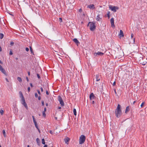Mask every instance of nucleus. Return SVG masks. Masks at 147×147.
I'll use <instances>...</instances> for the list:
<instances>
[{"label":"nucleus","mask_w":147,"mask_h":147,"mask_svg":"<svg viewBox=\"0 0 147 147\" xmlns=\"http://www.w3.org/2000/svg\"><path fill=\"white\" fill-rule=\"evenodd\" d=\"M115 114L116 117L119 118L121 115L122 112L121 109V106L118 104L115 111Z\"/></svg>","instance_id":"obj_1"},{"label":"nucleus","mask_w":147,"mask_h":147,"mask_svg":"<svg viewBox=\"0 0 147 147\" xmlns=\"http://www.w3.org/2000/svg\"><path fill=\"white\" fill-rule=\"evenodd\" d=\"M86 140L85 136L83 135H81L79 138V144H82L84 143Z\"/></svg>","instance_id":"obj_2"},{"label":"nucleus","mask_w":147,"mask_h":147,"mask_svg":"<svg viewBox=\"0 0 147 147\" xmlns=\"http://www.w3.org/2000/svg\"><path fill=\"white\" fill-rule=\"evenodd\" d=\"M109 9L114 12H116L117 10L119 9V7L117 6L110 5L109 6Z\"/></svg>","instance_id":"obj_3"},{"label":"nucleus","mask_w":147,"mask_h":147,"mask_svg":"<svg viewBox=\"0 0 147 147\" xmlns=\"http://www.w3.org/2000/svg\"><path fill=\"white\" fill-rule=\"evenodd\" d=\"M90 24V30L91 31H94L96 28V26H95V24L93 22H90L88 24Z\"/></svg>","instance_id":"obj_4"},{"label":"nucleus","mask_w":147,"mask_h":147,"mask_svg":"<svg viewBox=\"0 0 147 147\" xmlns=\"http://www.w3.org/2000/svg\"><path fill=\"white\" fill-rule=\"evenodd\" d=\"M58 100L59 102L60 103V104L61 106H63L64 105V102L63 101L62 98H61V97L60 96H58Z\"/></svg>","instance_id":"obj_5"},{"label":"nucleus","mask_w":147,"mask_h":147,"mask_svg":"<svg viewBox=\"0 0 147 147\" xmlns=\"http://www.w3.org/2000/svg\"><path fill=\"white\" fill-rule=\"evenodd\" d=\"M104 54V53L98 51L96 53H94V55L95 56H102Z\"/></svg>","instance_id":"obj_6"},{"label":"nucleus","mask_w":147,"mask_h":147,"mask_svg":"<svg viewBox=\"0 0 147 147\" xmlns=\"http://www.w3.org/2000/svg\"><path fill=\"white\" fill-rule=\"evenodd\" d=\"M111 26L112 28L114 27L115 26L114 25V19L113 18H111L110 20Z\"/></svg>","instance_id":"obj_7"},{"label":"nucleus","mask_w":147,"mask_h":147,"mask_svg":"<svg viewBox=\"0 0 147 147\" xmlns=\"http://www.w3.org/2000/svg\"><path fill=\"white\" fill-rule=\"evenodd\" d=\"M89 97L90 100L94 99L96 97L93 93H91Z\"/></svg>","instance_id":"obj_8"},{"label":"nucleus","mask_w":147,"mask_h":147,"mask_svg":"<svg viewBox=\"0 0 147 147\" xmlns=\"http://www.w3.org/2000/svg\"><path fill=\"white\" fill-rule=\"evenodd\" d=\"M87 7L90 9H93L95 8L94 5L93 4H91L88 5Z\"/></svg>","instance_id":"obj_9"},{"label":"nucleus","mask_w":147,"mask_h":147,"mask_svg":"<svg viewBox=\"0 0 147 147\" xmlns=\"http://www.w3.org/2000/svg\"><path fill=\"white\" fill-rule=\"evenodd\" d=\"M96 80L97 81H99L100 80L101 78L100 75H96Z\"/></svg>","instance_id":"obj_10"},{"label":"nucleus","mask_w":147,"mask_h":147,"mask_svg":"<svg viewBox=\"0 0 147 147\" xmlns=\"http://www.w3.org/2000/svg\"><path fill=\"white\" fill-rule=\"evenodd\" d=\"M73 41L77 45L80 44V42L76 38H74L73 39Z\"/></svg>","instance_id":"obj_11"},{"label":"nucleus","mask_w":147,"mask_h":147,"mask_svg":"<svg viewBox=\"0 0 147 147\" xmlns=\"http://www.w3.org/2000/svg\"><path fill=\"white\" fill-rule=\"evenodd\" d=\"M0 70L1 71L2 73H3L6 76L7 75V74L6 73L5 70L3 68L2 69H1Z\"/></svg>","instance_id":"obj_12"},{"label":"nucleus","mask_w":147,"mask_h":147,"mask_svg":"<svg viewBox=\"0 0 147 147\" xmlns=\"http://www.w3.org/2000/svg\"><path fill=\"white\" fill-rule=\"evenodd\" d=\"M65 143L67 144H68L69 141V139L68 138H67L64 140Z\"/></svg>","instance_id":"obj_13"},{"label":"nucleus","mask_w":147,"mask_h":147,"mask_svg":"<svg viewBox=\"0 0 147 147\" xmlns=\"http://www.w3.org/2000/svg\"><path fill=\"white\" fill-rule=\"evenodd\" d=\"M101 19V18H100V17L99 15H98L97 16L96 18V20H97V21H100Z\"/></svg>","instance_id":"obj_14"},{"label":"nucleus","mask_w":147,"mask_h":147,"mask_svg":"<svg viewBox=\"0 0 147 147\" xmlns=\"http://www.w3.org/2000/svg\"><path fill=\"white\" fill-rule=\"evenodd\" d=\"M129 107L128 106L126 107L125 111V113H127L128 112H129Z\"/></svg>","instance_id":"obj_15"},{"label":"nucleus","mask_w":147,"mask_h":147,"mask_svg":"<svg viewBox=\"0 0 147 147\" xmlns=\"http://www.w3.org/2000/svg\"><path fill=\"white\" fill-rule=\"evenodd\" d=\"M119 35H121L122 37H123L124 36L122 30H120Z\"/></svg>","instance_id":"obj_16"},{"label":"nucleus","mask_w":147,"mask_h":147,"mask_svg":"<svg viewBox=\"0 0 147 147\" xmlns=\"http://www.w3.org/2000/svg\"><path fill=\"white\" fill-rule=\"evenodd\" d=\"M22 104L24 105L27 109H28V107L26 102L22 103Z\"/></svg>","instance_id":"obj_17"},{"label":"nucleus","mask_w":147,"mask_h":147,"mask_svg":"<svg viewBox=\"0 0 147 147\" xmlns=\"http://www.w3.org/2000/svg\"><path fill=\"white\" fill-rule=\"evenodd\" d=\"M3 134L4 137L5 138L6 137L7 135L6 134L5 131L4 129L3 130Z\"/></svg>","instance_id":"obj_18"},{"label":"nucleus","mask_w":147,"mask_h":147,"mask_svg":"<svg viewBox=\"0 0 147 147\" xmlns=\"http://www.w3.org/2000/svg\"><path fill=\"white\" fill-rule=\"evenodd\" d=\"M21 101L22 104L25 102L24 97L21 98Z\"/></svg>","instance_id":"obj_19"},{"label":"nucleus","mask_w":147,"mask_h":147,"mask_svg":"<svg viewBox=\"0 0 147 147\" xmlns=\"http://www.w3.org/2000/svg\"><path fill=\"white\" fill-rule=\"evenodd\" d=\"M17 79L20 82H22V80L20 77H18L17 78Z\"/></svg>","instance_id":"obj_20"},{"label":"nucleus","mask_w":147,"mask_h":147,"mask_svg":"<svg viewBox=\"0 0 147 147\" xmlns=\"http://www.w3.org/2000/svg\"><path fill=\"white\" fill-rule=\"evenodd\" d=\"M73 113H74V115H75L76 116V110L75 109H74Z\"/></svg>","instance_id":"obj_21"},{"label":"nucleus","mask_w":147,"mask_h":147,"mask_svg":"<svg viewBox=\"0 0 147 147\" xmlns=\"http://www.w3.org/2000/svg\"><path fill=\"white\" fill-rule=\"evenodd\" d=\"M4 35L2 33H0V38L2 39L3 38Z\"/></svg>","instance_id":"obj_22"},{"label":"nucleus","mask_w":147,"mask_h":147,"mask_svg":"<svg viewBox=\"0 0 147 147\" xmlns=\"http://www.w3.org/2000/svg\"><path fill=\"white\" fill-rule=\"evenodd\" d=\"M19 94H20V97H21V98H22L23 97H24L23 96V94H22V92L21 91H20L19 92Z\"/></svg>","instance_id":"obj_23"},{"label":"nucleus","mask_w":147,"mask_h":147,"mask_svg":"<svg viewBox=\"0 0 147 147\" xmlns=\"http://www.w3.org/2000/svg\"><path fill=\"white\" fill-rule=\"evenodd\" d=\"M32 118H33V122H34V124H35V123H36V120H35V119L34 116H32Z\"/></svg>","instance_id":"obj_24"},{"label":"nucleus","mask_w":147,"mask_h":147,"mask_svg":"<svg viewBox=\"0 0 147 147\" xmlns=\"http://www.w3.org/2000/svg\"><path fill=\"white\" fill-rule=\"evenodd\" d=\"M110 12L109 11H108L107 12V15L109 18H110Z\"/></svg>","instance_id":"obj_25"},{"label":"nucleus","mask_w":147,"mask_h":147,"mask_svg":"<svg viewBox=\"0 0 147 147\" xmlns=\"http://www.w3.org/2000/svg\"><path fill=\"white\" fill-rule=\"evenodd\" d=\"M42 144H45V142L44 139H42Z\"/></svg>","instance_id":"obj_26"},{"label":"nucleus","mask_w":147,"mask_h":147,"mask_svg":"<svg viewBox=\"0 0 147 147\" xmlns=\"http://www.w3.org/2000/svg\"><path fill=\"white\" fill-rule=\"evenodd\" d=\"M13 54V52L12 51V50L11 49H10L9 51V55H11Z\"/></svg>","instance_id":"obj_27"},{"label":"nucleus","mask_w":147,"mask_h":147,"mask_svg":"<svg viewBox=\"0 0 147 147\" xmlns=\"http://www.w3.org/2000/svg\"><path fill=\"white\" fill-rule=\"evenodd\" d=\"M0 113L1 114V115H2L3 114L4 111L3 110H0Z\"/></svg>","instance_id":"obj_28"},{"label":"nucleus","mask_w":147,"mask_h":147,"mask_svg":"<svg viewBox=\"0 0 147 147\" xmlns=\"http://www.w3.org/2000/svg\"><path fill=\"white\" fill-rule=\"evenodd\" d=\"M42 115L44 117L46 116L45 112L43 111L42 112Z\"/></svg>","instance_id":"obj_29"},{"label":"nucleus","mask_w":147,"mask_h":147,"mask_svg":"<svg viewBox=\"0 0 147 147\" xmlns=\"http://www.w3.org/2000/svg\"><path fill=\"white\" fill-rule=\"evenodd\" d=\"M30 51H31V53L32 54L33 53V49H32V48L31 47H30Z\"/></svg>","instance_id":"obj_30"},{"label":"nucleus","mask_w":147,"mask_h":147,"mask_svg":"<svg viewBox=\"0 0 147 147\" xmlns=\"http://www.w3.org/2000/svg\"><path fill=\"white\" fill-rule=\"evenodd\" d=\"M35 96L36 98L38 97V95L37 93H35Z\"/></svg>","instance_id":"obj_31"},{"label":"nucleus","mask_w":147,"mask_h":147,"mask_svg":"<svg viewBox=\"0 0 147 147\" xmlns=\"http://www.w3.org/2000/svg\"><path fill=\"white\" fill-rule=\"evenodd\" d=\"M144 102H143L141 104V107H142L143 106V105H144Z\"/></svg>","instance_id":"obj_32"},{"label":"nucleus","mask_w":147,"mask_h":147,"mask_svg":"<svg viewBox=\"0 0 147 147\" xmlns=\"http://www.w3.org/2000/svg\"><path fill=\"white\" fill-rule=\"evenodd\" d=\"M37 91L38 92V94L39 95H40L41 94V93H40V91L39 90H37Z\"/></svg>","instance_id":"obj_33"},{"label":"nucleus","mask_w":147,"mask_h":147,"mask_svg":"<svg viewBox=\"0 0 147 147\" xmlns=\"http://www.w3.org/2000/svg\"><path fill=\"white\" fill-rule=\"evenodd\" d=\"M14 44V42H10V45L11 46L13 45Z\"/></svg>","instance_id":"obj_34"},{"label":"nucleus","mask_w":147,"mask_h":147,"mask_svg":"<svg viewBox=\"0 0 147 147\" xmlns=\"http://www.w3.org/2000/svg\"><path fill=\"white\" fill-rule=\"evenodd\" d=\"M37 76L38 79H40V76L39 74H37Z\"/></svg>","instance_id":"obj_35"},{"label":"nucleus","mask_w":147,"mask_h":147,"mask_svg":"<svg viewBox=\"0 0 147 147\" xmlns=\"http://www.w3.org/2000/svg\"><path fill=\"white\" fill-rule=\"evenodd\" d=\"M41 103H42V106H44V101H42Z\"/></svg>","instance_id":"obj_36"},{"label":"nucleus","mask_w":147,"mask_h":147,"mask_svg":"<svg viewBox=\"0 0 147 147\" xmlns=\"http://www.w3.org/2000/svg\"><path fill=\"white\" fill-rule=\"evenodd\" d=\"M28 92H29L30 91V87H28Z\"/></svg>","instance_id":"obj_37"},{"label":"nucleus","mask_w":147,"mask_h":147,"mask_svg":"<svg viewBox=\"0 0 147 147\" xmlns=\"http://www.w3.org/2000/svg\"><path fill=\"white\" fill-rule=\"evenodd\" d=\"M36 141L37 142H38L39 141V139L38 138H37L36 139Z\"/></svg>","instance_id":"obj_38"},{"label":"nucleus","mask_w":147,"mask_h":147,"mask_svg":"<svg viewBox=\"0 0 147 147\" xmlns=\"http://www.w3.org/2000/svg\"><path fill=\"white\" fill-rule=\"evenodd\" d=\"M40 90H41V92H43V88L42 87H41L40 88Z\"/></svg>","instance_id":"obj_39"},{"label":"nucleus","mask_w":147,"mask_h":147,"mask_svg":"<svg viewBox=\"0 0 147 147\" xmlns=\"http://www.w3.org/2000/svg\"><path fill=\"white\" fill-rule=\"evenodd\" d=\"M29 49L28 47H26V51H29Z\"/></svg>","instance_id":"obj_40"},{"label":"nucleus","mask_w":147,"mask_h":147,"mask_svg":"<svg viewBox=\"0 0 147 147\" xmlns=\"http://www.w3.org/2000/svg\"><path fill=\"white\" fill-rule=\"evenodd\" d=\"M46 111H47L46 108V107L44 108V111H45V112H46Z\"/></svg>","instance_id":"obj_41"},{"label":"nucleus","mask_w":147,"mask_h":147,"mask_svg":"<svg viewBox=\"0 0 147 147\" xmlns=\"http://www.w3.org/2000/svg\"><path fill=\"white\" fill-rule=\"evenodd\" d=\"M50 133L51 134H53V131L52 130H50L49 131Z\"/></svg>","instance_id":"obj_42"},{"label":"nucleus","mask_w":147,"mask_h":147,"mask_svg":"<svg viewBox=\"0 0 147 147\" xmlns=\"http://www.w3.org/2000/svg\"><path fill=\"white\" fill-rule=\"evenodd\" d=\"M35 124V126L36 127V128H37V129H38V126H37V123H35V124Z\"/></svg>","instance_id":"obj_43"},{"label":"nucleus","mask_w":147,"mask_h":147,"mask_svg":"<svg viewBox=\"0 0 147 147\" xmlns=\"http://www.w3.org/2000/svg\"><path fill=\"white\" fill-rule=\"evenodd\" d=\"M82 9H79V12H82Z\"/></svg>","instance_id":"obj_44"},{"label":"nucleus","mask_w":147,"mask_h":147,"mask_svg":"<svg viewBox=\"0 0 147 147\" xmlns=\"http://www.w3.org/2000/svg\"><path fill=\"white\" fill-rule=\"evenodd\" d=\"M30 86L31 87H33V86L32 85V83H30Z\"/></svg>","instance_id":"obj_45"},{"label":"nucleus","mask_w":147,"mask_h":147,"mask_svg":"<svg viewBox=\"0 0 147 147\" xmlns=\"http://www.w3.org/2000/svg\"><path fill=\"white\" fill-rule=\"evenodd\" d=\"M38 100H40L41 99V97L40 96H39L38 97Z\"/></svg>","instance_id":"obj_46"},{"label":"nucleus","mask_w":147,"mask_h":147,"mask_svg":"<svg viewBox=\"0 0 147 147\" xmlns=\"http://www.w3.org/2000/svg\"><path fill=\"white\" fill-rule=\"evenodd\" d=\"M59 20H60V21L61 22H62V19L61 18H59Z\"/></svg>","instance_id":"obj_47"},{"label":"nucleus","mask_w":147,"mask_h":147,"mask_svg":"<svg viewBox=\"0 0 147 147\" xmlns=\"http://www.w3.org/2000/svg\"><path fill=\"white\" fill-rule=\"evenodd\" d=\"M134 36V34H131V38H133Z\"/></svg>","instance_id":"obj_48"},{"label":"nucleus","mask_w":147,"mask_h":147,"mask_svg":"<svg viewBox=\"0 0 147 147\" xmlns=\"http://www.w3.org/2000/svg\"><path fill=\"white\" fill-rule=\"evenodd\" d=\"M46 94H47V95H48L49 94V92H48V91L47 90L46 91Z\"/></svg>","instance_id":"obj_49"},{"label":"nucleus","mask_w":147,"mask_h":147,"mask_svg":"<svg viewBox=\"0 0 147 147\" xmlns=\"http://www.w3.org/2000/svg\"><path fill=\"white\" fill-rule=\"evenodd\" d=\"M26 80H27V82H28L29 81V80H28V77H26Z\"/></svg>","instance_id":"obj_50"},{"label":"nucleus","mask_w":147,"mask_h":147,"mask_svg":"<svg viewBox=\"0 0 147 147\" xmlns=\"http://www.w3.org/2000/svg\"><path fill=\"white\" fill-rule=\"evenodd\" d=\"M5 80H6V81L7 82H9L8 80V79L7 78H5Z\"/></svg>","instance_id":"obj_51"},{"label":"nucleus","mask_w":147,"mask_h":147,"mask_svg":"<svg viewBox=\"0 0 147 147\" xmlns=\"http://www.w3.org/2000/svg\"><path fill=\"white\" fill-rule=\"evenodd\" d=\"M28 75L29 76H30V72L29 71V72H28Z\"/></svg>","instance_id":"obj_52"},{"label":"nucleus","mask_w":147,"mask_h":147,"mask_svg":"<svg viewBox=\"0 0 147 147\" xmlns=\"http://www.w3.org/2000/svg\"><path fill=\"white\" fill-rule=\"evenodd\" d=\"M115 84H116V83H115V82H114V83H113V85H115Z\"/></svg>","instance_id":"obj_53"},{"label":"nucleus","mask_w":147,"mask_h":147,"mask_svg":"<svg viewBox=\"0 0 147 147\" xmlns=\"http://www.w3.org/2000/svg\"><path fill=\"white\" fill-rule=\"evenodd\" d=\"M47 145H45L43 147H47Z\"/></svg>","instance_id":"obj_54"},{"label":"nucleus","mask_w":147,"mask_h":147,"mask_svg":"<svg viewBox=\"0 0 147 147\" xmlns=\"http://www.w3.org/2000/svg\"><path fill=\"white\" fill-rule=\"evenodd\" d=\"M92 104H94V100H93V101H92Z\"/></svg>","instance_id":"obj_55"},{"label":"nucleus","mask_w":147,"mask_h":147,"mask_svg":"<svg viewBox=\"0 0 147 147\" xmlns=\"http://www.w3.org/2000/svg\"><path fill=\"white\" fill-rule=\"evenodd\" d=\"M3 68L2 67V66H1L0 67V70H1V69H2Z\"/></svg>","instance_id":"obj_56"},{"label":"nucleus","mask_w":147,"mask_h":147,"mask_svg":"<svg viewBox=\"0 0 147 147\" xmlns=\"http://www.w3.org/2000/svg\"><path fill=\"white\" fill-rule=\"evenodd\" d=\"M135 38H134V39H133V40H134V42H133V43H135Z\"/></svg>","instance_id":"obj_57"},{"label":"nucleus","mask_w":147,"mask_h":147,"mask_svg":"<svg viewBox=\"0 0 147 147\" xmlns=\"http://www.w3.org/2000/svg\"><path fill=\"white\" fill-rule=\"evenodd\" d=\"M55 119L56 120H57V117H55Z\"/></svg>","instance_id":"obj_58"},{"label":"nucleus","mask_w":147,"mask_h":147,"mask_svg":"<svg viewBox=\"0 0 147 147\" xmlns=\"http://www.w3.org/2000/svg\"><path fill=\"white\" fill-rule=\"evenodd\" d=\"M46 105L47 106H48V104L47 103H46Z\"/></svg>","instance_id":"obj_59"},{"label":"nucleus","mask_w":147,"mask_h":147,"mask_svg":"<svg viewBox=\"0 0 147 147\" xmlns=\"http://www.w3.org/2000/svg\"><path fill=\"white\" fill-rule=\"evenodd\" d=\"M58 108L59 109H61V107H59Z\"/></svg>","instance_id":"obj_60"},{"label":"nucleus","mask_w":147,"mask_h":147,"mask_svg":"<svg viewBox=\"0 0 147 147\" xmlns=\"http://www.w3.org/2000/svg\"><path fill=\"white\" fill-rule=\"evenodd\" d=\"M136 102V101H134V102H133V104H134Z\"/></svg>","instance_id":"obj_61"},{"label":"nucleus","mask_w":147,"mask_h":147,"mask_svg":"<svg viewBox=\"0 0 147 147\" xmlns=\"http://www.w3.org/2000/svg\"><path fill=\"white\" fill-rule=\"evenodd\" d=\"M114 91H115V94H116V90H114Z\"/></svg>","instance_id":"obj_62"},{"label":"nucleus","mask_w":147,"mask_h":147,"mask_svg":"<svg viewBox=\"0 0 147 147\" xmlns=\"http://www.w3.org/2000/svg\"><path fill=\"white\" fill-rule=\"evenodd\" d=\"M27 147H30V146L29 145L27 146Z\"/></svg>","instance_id":"obj_63"},{"label":"nucleus","mask_w":147,"mask_h":147,"mask_svg":"<svg viewBox=\"0 0 147 147\" xmlns=\"http://www.w3.org/2000/svg\"><path fill=\"white\" fill-rule=\"evenodd\" d=\"M16 59H17V60L18 59V58H16Z\"/></svg>","instance_id":"obj_64"}]
</instances>
